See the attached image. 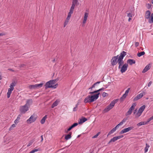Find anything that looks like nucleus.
Returning a JSON list of instances; mask_svg holds the SVG:
<instances>
[{
    "label": "nucleus",
    "mask_w": 153,
    "mask_h": 153,
    "mask_svg": "<svg viewBox=\"0 0 153 153\" xmlns=\"http://www.w3.org/2000/svg\"><path fill=\"white\" fill-rule=\"evenodd\" d=\"M100 132H98L96 135L94 136L93 137V138H97L98 136L100 134Z\"/></svg>",
    "instance_id": "nucleus-43"
},
{
    "label": "nucleus",
    "mask_w": 153,
    "mask_h": 153,
    "mask_svg": "<svg viewBox=\"0 0 153 153\" xmlns=\"http://www.w3.org/2000/svg\"><path fill=\"white\" fill-rule=\"evenodd\" d=\"M151 121V120H149V118L147 122H145V123H146V124H147L150 121Z\"/></svg>",
    "instance_id": "nucleus-55"
},
{
    "label": "nucleus",
    "mask_w": 153,
    "mask_h": 153,
    "mask_svg": "<svg viewBox=\"0 0 153 153\" xmlns=\"http://www.w3.org/2000/svg\"><path fill=\"white\" fill-rule=\"evenodd\" d=\"M149 146L147 143L146 144V146L144 149L145 153H146L148 151L149 148Z\"/></svg>",
    "instance_id": "nucleus-34"
},
{
    "label": "nucleus",
    "mask_w": 153,
    "mask_h": 153,
    "mask_svg": "<svg viewBox=\"0 0 153 153\" xmlns=\"http://www.w3.org/2000/svg\"><path fill=\"white\" fill-rule=\"evenodd\" d=\"M149 68H145L142 71L143 73H145L149 69Z\"/></svg>",
    "instance_id": "nucleus-36"
},
{
    "label": "nucleus",
    "mask_w": 153,
    "mask_h": 153,
    "mask_svg": "<svg viewBox=\"0 0 153 153\" xmlns=\"http://www.w3.org/2000/svg\"><path fill=\"white\" fill-rule=\"evenodd\" d=\"M134 128L133 126L128 127L127 128H124L120 132V134H123L127 132H128L132 130Z\"/></svg>",
    "instance_id": "nucleus-12"
},
{
    "label": "nucleus",
    "mask_w": 153,
    "mask_h": 153,
    "mask_svg": "<svg viewBox=\"0 0 153 153\" xmlns=\"http://www.w3.org/2000/svg\"><path fill=\"white\" fill-rule=\"evenodd\" d=\"M26 65H27L26 64H22L21 65V66L20 67H23L24 66H26Z\"/></svg>",
    "instance_id": "nucleus-54"
},
{
    "label": "nucleus",
    "mask_w": 153,
    "mask_h": 153,
    "mask_svg": "<svg viewBox=\"0 0 153 153\" xmlns=\"http://www.w3.org/2000/svg\"><path fill=\"white\" fill-rule=\"evenodd\" d=\"M118 101V99H116L111 101L110 104L107 106L103 110V112H107L112 108L114 106L115 104L117 103Z\"/></svg>",
    "instance_id": "nucleus-3"
},
{
    "label": "nucleus",
    "mask_w": 153,
    "mask_h": 153,
    "mask_svg": "<svg viewBox=\"0 0 153 153\" xmlns=\"http://www.w3.org/2000/svg\"><path fill=\"white\" fill-rule=\"evenodd\" d=\"M128 119V117H126L124 118L116 126L114 127V128L116 130V129L118 128L119 126L122 125L123 123H125Z\"/></svg>",
    "instance_id": "nucleus-14"
},
{
    "label": "nucleus",
    "mask_w": 153,
    "mask_h": 153,
    "mask_svg": "<svg viewBox=\"0 0 153 153\" xmlns=\"http://www.w3.org/2000/svg\"><path fill=\"white\" fill-rule=\"evenodd\" d=\"M59 101L56 100L51 105V108H53L55 106H57L59 104Z\"/></svg>",
    "instance_id": "nucleus-22"
},
{
    "label": "nucleus",
    "mask_w": 153,
    "mask_h": 153,
    "mask_svg": "<svg viewBox=\"0 0 153 153\" xmlns=\"http://www.w3.org/2000/svg\"><path fill=\"white\" fill-rule=\"evenodd\" d=\"M21 116V115H19L18 116L16 119L14 121V123L15 124H16L19 122V120L20 119Z\"/></svg>",
    "instance_id": "nucleus-24"
},
{
    "label": "nucleus",
    "mask_w": 153,
    "mask_h": 153,
    "mask_svg": "<svg viewBox=\"0 0 153 153\" xmlns=\"http://www.w3.org/2000/svg\"><path fill=\"white\" fill-rule=\"evenodd\" d=\"M123 137V135L118 136L117 137H114L111 139L109 142L108 144H110L111 142H114L117 140L120 139Z\"/></svg>",
    "instance_id": "nucleus-13"
},
{
    "label": "nucleus",
    "mask_w": 153,
    "mask_h": 153,
    "mask_svg": "<svg viewBox=\"0 0 153 153\" xmlns=\"http://www.w3.org/2000/svg\"><path fill=\"white\" fill-rule=\"evenodd\" d=\"M78 105V103H77L76 104L75 107H74L73 109V111H76L77 110V108Z\"/></svg>",
    "instance_id": "nucleus-37"
},
{
    "label": "nucleus",
    "mask_w": 153,
    "mask_h": 153,
    "mask_svg": "<svg viewBox=\"0 0 153 153\" xmlns=\"http://www.w3.org/2000/svg\"><path fill=\"white\" fill-rule=\"evenodd\" d=\"M127 16L129 17H132V14L131 13H129L128 14Z\"/></svg>",
    "instance_id": "nucleus-48"
},
{
    "label": "nucleus",
    "mask_w": 153,
    "mask_h": 153,
    "mask_svg": "<svg viewBox=\"0 0 153 153\" xmlns=\"http://www.w3.org/2000/svg\"><path fill=\"white\" fill-rule=\"evenodd\" d=\"M146 94L144 92H143L137 95L136 97H135L133 99V101H137L138 100L142 98L144 95Z\"/></svg>",
    "instance_id": "nucleus-11"
},
{
    "label": "nucleus",
    "mask_w": 153,
    "mask_h": 153,
    "mask_svg": "<svg viewBox=\"0 0 153 153\" xmlns=\"http://www.w3.org/2000/svg\"><path fill=\"white\" fill-rule=\"evenodd\" d=\"M88 13H85L84 16V19L83 21V23L85 24L86 23V21L87 19V18L88 17Z\"/></svg>",
    "instance_id": "nucleus-17"
},
{
    "label": "nucleus",
    "mask_w": 153,
    "mask_h": 153,
    "mask_svg": "<svg viewBox=\"0 0 153 153\" xmlns=\"http://www.w3.org/2000/svg\"><path fill=\"white\" fill-rule=\"evenodd\" d=\"M149 22L152 23H153V13L151 14L150 17L149 18Z\"/></svg>",
    "instance_id": "nucleus-23"
},
{
    "label": "nucleus",
    "mask_w": 153,
    "mask_h": 153,
    "mask_svg": "<svg viewBox=\"0 0 153 153\" xmlns=\"http://www.w3.org/2000/svg\"><path fill=\"white\" fill-rule=\"evenodd\" d=\"M15 127H16L15 125L14 124H13V125H12L11 126H10V128H9V131L13 129V128Z\"/></svg>",
    "instance_id": "nucleus-38"
},
{
    "label": "nucleus",
    "mask_w": 153,
    "mask_h": 153,
    "mask_svg": "<svg viewBox=\"0 0 153 153\" xmlns=\"http://www.w3.org/2000/svg\"><path fill=\"white\" fill-rule=\"evenodd\" d=\"M105 88H101L96 91L89 93V94H93L94 93H97V94L93 95H88L84 99V102L85 103L87 102H94L97 100L99 97L100 94L99 92L101 91H104Z\"/></svg>",
    "instance_id": "nucleus-1"
},
{
    "label": "nucleus",
    "mask_w": 153,
    "mask_h": 153,
    "mask_svg": "<svg viewBox=\"0 0 153 153\" xmlns=\"http://www.w3.org/2000/svg\"><path fill=\"white\" fill-rule=\"evenodd\" d=\"M95 85H96V84H95V83L92 86V88H94L95 86Z\"/></svg>",
    "instance_id": "nucleus-61"
},
{
    "label": "nucleus",
    "mask_w": 153,
    "mask_h": 153,
    "mask_svg": "<svg viewBox=\"0 0 153 153\" xmlns=\"http://www.w3.org/2000/svg\"><path fill=\"white\" fill-rule=\"evenodd\" d=\"M121 68L120 71L122 73H123L125 72L127 70V68Z\"/></svg>",
    "instance_id": "nucleus-35"
},
{
    "label": "nucleus",
    "mask_w": 153,
    "mask_h": 153,
    "mask_svg": "<svg viewBox=\"0 0 153 153\" xmlns=\"http://www.w3.org/2000/svg\"><path fill=\"white\" fill-rule=\"evenodd\" d=\"M119 56V55H118L117 56H114L112 58L111 60V63L112 66L115 65L117 63L118 64V59Z\"/></svg>",
    "instance_id": "nucleus-6"
},
{
    "label": "nucleus",
    "mask_w": 153,
    "mask_h": 153,
    "mask_svg": "<svg viewBox=\"0 0 153 153\" xmlns=\"http://www.w3.org/2000/svg\"><path fill=\"white\" fill-rule=\"evenodd\" d=\"M78 125V123H74L73 125H72V126L73 127V128L76 126H77Z\"/></svg>",
    "instance_id": "nucleus-47"
},
{
    "label": "nucleus",
    "mask_w": 153,
    "mask_h": 153,
    "mask_svg": "<svg viewBox=\"0 0 153 153\" xmlns=\"http://www.w3.org/2000/svg\"><path fill=\"white\" fill-rule=\"evenodd\" d=\"M69 20L68 19H66V20H65V23H68V22H69Z\"/></svg>",
    "instance_id": "nucleus-57"
},
{
    "label": "nucleus",
    "mask_w": 153,
    "mask_h": 153,
    "mask_svg": "<svg viewBox=\"0 0 153 153\" xmlns=\"http://www.w3.org/2000/svg\"><path fill=\"white\" fill-rule=\"evenodd\" d=\"M79 4V2H78V0H73L72 2V5L75 6Z\"/></svg>",
    "instance_id": "nucleus-21"
},
{
    "label": "nucleus",
    "mask_w": 153,
    "mask_h": 153,
    "mask_svg": "<svg viewBox=\"0 0 153 153\" xmlns=\"http://www.w3.org/2000/svg\"><path fill=\"white\" fill-rule=\"evenodd\" d=\"M41 142H42L43 140V135L41 136Z\"/></svg>",
    "instance_id": "nucleus-56"
},
{
    "label": "nucleus",
    "mask_w": 153,
    "mask_h": 153,
    "mask_svg": "<svg viewBox=\"0 0 153 153\" xmlns=\"http://www.w3.org/2000/svg\"><path fill=\"white\" fill-rule=\"evenodd\" d=\"M73 128V127L71 126L68 129V131H69L71 130Z\"/></svg>",
    "instance_id": "nucleus-53"
},
{
    "label": "nucleus",
    "mask_w": 153,
    "mask_h": 153,
    "mask_svg": "<svg viewBox=\"0 0 153 153\" xmlns=\"http://www.w3.org/2000/svg\"><path fill=\"white\" fill-rule=\"evenodd\" d=\"M134 114L135 118L137 119L141 116L142 113L139 111L137 112V110H135L134 111Z\"/></svg>",
    "instance_id": "nucleus-15"
},
{
    "label": "nucleus",
    "mask_w": 153,
    "mask_h": 153,
    "mask_svg": "<svg viewBox=\"0 0 153 153\" xmlns=\"http://www.w3.org/2000/svg\"><path fill=\"white\" fill-rule=\"evenodd\" d=\"M33 142V140H32L31 141H30L28 143V144L27 145V146L28 147L30 146L31 145H32Z\"/></svg>",
    "instance_id": "nucleus-40"
},
{
    "label": "nucleus",
    "mask_w": 153,
    "mask_h": 153,
    "mask_svg": "<svg viewBox=\"0 0 153 153\" xmlns=\"http://www.w3.org/2000/svg\"><path fill=\"white\" fill-rule=\"evenodd\" d=\"M16 83L15 82H13L10 85V88L8 89V92L7 93V97L9 98L10 97V95L14 89V87L15 86Z\"/></svg>",
    "instance_id": "nucleus-4"
},
{
    "label": "nucleus",
    "mask_w": 153,
    "mask_h": 153,
    "mask_svg": "<svg viewBox=\"0 0 153 153\" xmlns=\"http://www.w3.org/2000/svg\"><path fill=\"white\" fill-rule=\"evenodd\" d=\"M28 88L30 89H36V84L30 85L28 86Z\"/></svg>",
    "instance_id": "nucleus-28"
},
{
    "label": "nucleus",
    "mask_w": 153,
    "mask_h": 153,
    "mask_svg": "<svg viewBox=\"0 0 153 153\" xmlns=\"http://www.w3.org/2000/svg\"><path fill=\"white\" fill-rule=\"evenodd\" d=\"M67 23L65 22L64 24V27H65V26L67 25Z\"/></svg>",
    "instance_id": "nucleus-62"
},
{
    "label": "nucleus",
    "mask_w": 153,
    "mask_h": 153,
    "mask_svg": "<svg viewBox=\"0 0 153 153\" xmlns=\"http://www.w3.org/2000/svg\"><path fill=\"white\" fill-rule=\"evenodd\" d=\"M71 14L68 13L67 17L66 18V19L69 20V19L71 17Z\"/></svg>",
    "instance_id": "nucleus-44"
},
{
    "label": "nucleus",
    "mask_w": 153,
    "mask_h": 153,
    "mask_svg": "<svg viewBox=\"0 0 153 153\" xmlns=\"http://www.w3.org/2000/svg\"><path fill=\"white\" fill-rule=\"evenodd\" d=\"M56 81V80L54 79L48 82L45 85V88L46 89L50 88H52L53 85L55 84Z\"/></svg>",
    "instance_id": "nucleus-5"
},
{
    "label": "nucleus",
    "mask_w": 153,
    "mask_h": 153,
    "mask_svg": "<svg viewBox=\"0 0 153 153\" xmlns=\"http://www.w3.org/2000/svg\"><path fill=\"white\" fill-rule=\"evenodd\" d=\"M37 116L35 115H32L27 120V122L28 124H30L35 121L36 119Z\"/></svg>",
    "instance_id": "nucleus-7"
},
{
    "label": "nucleus",
    "mask_w": 153,
    "mask_h": 153,
    "mask_svg": "<svg viewBox=\"0 0 153 153\" xmlns=\"http://www.w3.org/2000/svg\"><path fill=\"white\" fill-rule=\"evenodd\" d=\"M135 61L134 60L131 59L127 60V63L131 65L133 64H135Z\"/></svg>",
    "instance_id": "nucleus-16"
},
{
    "label": "nucleus",
    "mask_w": 153,
    "mask_h": 153,
    "mask_svg": "<svg viewBox=\"0 0 153 153\" xmlns=\"http://www.w3.org/2000/svg\"><path fill=\"white\" fill-rule=\"evenodd\" d=\"M29 107L24 105L21 106L20 108V111L22 114H25L28 110Z\"/></svg>",
    "instance_id": "nucleus-9"
},
{
    "label": "nucleus",
    "mask_w": 153,
    "mask_h": 153,
    "mask_svg": "<svg viewBox=\"0 0 153 153\" xmlns=\"http://www.w3.org/2000/svg\"><path fill=\"white\" fill-rule=\"evenodd\" d=\"M58 84H56V85H53L52 88H56L58 86Z\"/></svg>",
    "instance_id": "nucleus-46"
},
{
    "label": "nucleus",
    "mask_w": 153,
    "mask_h": 153,
    "mask_svg": "<svg viewBox=\"0 0 153 153\" xmlns=\"http://www.w3.org/2000/svg\"><path fill=\"white\" fill-rule=\"evenodd\" d=\"M100 82H97L96 83H95V84H96V85L97 84H99Z\"/></svg>",
    "instance_id": "nucleus-63"
},
{
    "label": "nucleus",
    "mask_w": 153,
    "mask_h": 153,
    "mask_svg": "<svg viewBox=\"0 0 153 153\" xmlns=\"http://www.w3.org/2000/svg\"><path fill=\"white\" fill-rule=\"evenodd\" d=\"M146 107V106L145 105H143L142 106H141L140 108L139 109L138 111L140 112L142 114L144 110Z\"/></svg>",
    "instance_id": "nucleus-19"
},
{
    "label": "nucleus",
    "mask_w": 153,
    "mask_h": 153,
    "mask_svg": "<svg viewBox=\"0 0 153 153\" xmlns=\"http://www.w3.org/2000/svg\"><path fill=\"white\" fill-rule=\"evenodd\" d=\"M5 35L4 33H0V36Z\"/></svg>",
    "instance_id": "nucleus-58"
},
{
    "label": "nucleus",
    "mask_w": 153,
    "mask_h": 153,
    "mask_svg": "<svg viewBox=\"0 0 153 153\" xmlns=\"http://www.w3.org/2000/svg\"><path fill=\"white\" fill-rule=\"evenodd\" d=\"M44 84V83H41L39 84H36V89H38L39 88L41 87H42L43 85Z\"/></svg>",
    "instance_id": "nucleus-25"
},
{
    "label": "nucleus",
    "mask_w": 153,
    "mask_h": 153,
    "mask_svg": "<svg viewBox=\"0 0 153 153\" xmlns=\"http://www.w3.org/2000/svg\"><path fill=\"white\" fill-rule=\"evenodd\" d=\"M87 120V119L86 118L83 117L79 120V121L78 122V123L79 124H82L85 122Z\"/></svg>",
    "instance_id": "nucleus-18"
},
{
    "label": "nucleus",
    "mask_w": 153,
    "mask_h": 153,
    "mask_svg": "<svg viewBox=\"0 0 153 153\" xmlns=\"http://www.w3.org/2000/svg\"><path fill=\"white\" fill-rule=\"evenodd\" d=\"M8 70L11 71H14V70L11 68L8 69Z\"/></svg>",
    "instance_id": "nucleus-59"
},
{
    "label": "nucleus",
    "mask_w": 153,
    "mask_h": 153,
    "mask_svg": "<svg viewBox=\"0 0 153 153\" xmlns=\"http://www.w3.org/2000/svg\"><path fill=\"white\" fill-rule=\"evenodd\" d=\"M116 131L115 129L114 128H113L111 130L108 134L107 136L108 137L109 135L111 134H112L114 132Z\"/></svg>",
    "instance_id": "nucleus-31"
},
{
    "label": "nucleus",
    "mask_w": 153,
    "mask_h": 153,
    "mask_svg": "<svg viewBox=\"0 0 153 153\" xmlns=\"http://www.w3.org/2000/svg\"><path fill=\"white\" fill-rule=\"evenodd\" d=\"M57 60V58H54L53 60H52V61L53 62H55Z\"/></svg>",
    "instance_id": "nucleus-51"
},
{
    "label": "nucleus",
    "mask_w": 153,
    "mask_h": 153,
    "mask_svg": "<svg viewBox=\"0 0 153 153\" xmlns=\"http://www.w3.org/2000/svg\"><path fill=\"white\" fill-rule=\"evenodd\" d=\"M130 90V88H129L126 91L125 94H124L120 98V100L121 101H123L128 95V94Z\"/></svg>",
    "instance_id": "nucleus-10"
},
{
    "label": "nucleus",
    "mask_w": 153,
    "mask_h": 153,
    "mask_svg": "<svg viewBox=\"0 0 153 153\" xmlns=\"http://www.w3.org/2000/svg\"><path fill=\"white\" fill-rule=\"evenodd\" d=\"M129 19H128V21H130V20H131V17H129Z\"/></svg>",
    "instance_id": "nucleus-64"
},
{
    "label": "nucleus",
    "mask_w": 153,
    "mask_h": 153,
    "mask_svg": "<svg viewBox=\"0 0 153 153\" xmlns=\"http://www.w3.org/2000/svg\"><path fill=\"white\" fill-rule=\"evenodd\" d=\"M146 124V123H145V122H141L137 124V126H139L143 125Z\"/></svg>",
    "instance_id": "nucleus-33"
},
{
    "label": "nucleus",
    "mask_w": 153,
    "mask_h": 153,
    "mask_svg": "<svg viewBox=\"0 0 153 153\" xmlns=\"http://www.w3.org/2000/svg\"><path fill=\"white\" fill-rule=\"evenodd\" d=\"M151 13L150 11L147 10L146 13L145 17L146 19H148L150 17Z\"/></svg>",
    "instance_id": "nucleus-20"
},
{
    "label": "nucleus",
    "mask_w": 153,
    "mask_h": 153,
    "mask_svg": "<svg viewBox=\"0 0 153 153\" xmlns=\"http://www.w3.org/2000/svg\"><path fill=\"white\" fill-rule=\"evenodd\" d=\"M136 104L135 103H134L132 104V105L131 107L129 108L128 111L126 113V116L130 115V114H131L132 111L134 109L135 107L136 106Z\"/></svg>",
    "instance_id": "nucleus-8"
},
{
    "label": "nucleus",
    "mask_w": 153,
    "mask_h": 153,
    "mask_svg": "<svg viewBox=\"0 0 153 153\" xmlns=\"http://www.w3.org/2000/svg\"><path fill=\"white\" fill-rule=\"evenodd\" d=\"M153 66V63L150 62L145 67H151Z\"/></svg>",
    "instance_id": "nucleus-39"
},
{
    "label": "nucleus",
    "mask_w": 153,
    "mask_h": 153,
    "mask_svg": "<svg viewBox=\"0 0 153 153\" xmlns=\"http://www.w3.org/2000/svg\"><path fill=\"white\" fill-rule=\"evenodd\" d=\"M75 6H74V5H72V6H71V8L70 10V11L68 13H69L72 14L73 13V11L74 10V9Z\"/></svg>",
    "instance_id": "nucleus-30"
},
{
    "label": "nucleus",
    "mask_w": 153,
    "mask_h": 153,
    "mask_svg": "<svg viewBox=\"0 0 153 153\" xmlns=\"http://www.w3.org/2000/svg\"><path fill=\"white\" fill-rule=\"evenodd\" d=\"M39 151V149H34L32 150L31 152H30L29 153H34L38 151Z\"/></svg>",
    "instance_id": "nucleus-41"
},
{
    "label": "nucleus",
    "mask_w": 153,
    "mask_h": 153,
    "mask_svg": "<svg viewBox=\"0 0 153 153\" xmlns=\"http://www.w3.org/2000/svg\"><path fill=\"white\" fill-rule=\"evenodd\" d=\"M127 53L124 51H123L120 54L118 59V67H128L127 63H124L123 59L124 57L126 55Z\"/></svg>",
    "instance_id": "nucleus-2"
},
{
    "label": "nucleus",
    "mask_w": 153,
    "mask_h": 153,
    "mask_svg": "<svg viewBox=\"0 0 153 153\" xmlns=\"http://www.w3.org/2000/svg\"><path fill=\"white\" fill-rule=\"evenodd\" d=\"M58 84H56V85H53L52 88H56L58 86Z\"/></svg>",
    "instance_id": "nucleus-45"
},
{
    "label": "nucleus",
    "mask_w": 153,
    "mask_h": 153,
    "mask_svg": "<svg viewBox=\"0 0 153 153\" xmlns=\"http://www.w3.org/2000/svg\"><path fill=\"white\" fill-rule=\"evenodd\" d=\"M151 5L150 4H147V7L148 9H149L151 7Z\"/></svg>",
    "instance_id": "nucleus-49"
},
{
    "label": "nucleus",
    "mask_w": 153,
    "mask_h": 153,
    "mask_svg": "<svg viewBox=\"0 0 153 153\" xmlns=\"http://www.w3.org/2000/svg\"><path fill=\"white\" fill-rule=\"evenodd\" d=\"M139 45V43L138 42H135V45L136 47L138 46Z\"/></svg>",
    "instance_id": "nucleus-50"
},
{
    "label": "nucleus",
    "mask_w": 153,
    "mask_h": 153,
    "mask_svg": "<svg viewBox=\"0 0 153 153\" xmlns=\"http://www.w3.org/2000/svg\"><path fill=\"white\" fill-rule=\"evenodd\" d=\"M145 54V53L144 51H142L138 53L137 54V56L138 57H140L144 55Z\"/></svg>",
    "instance_id": "nucleus-32"
},
{
    "label": "nucleus",
    "mask_w": 153,
    "mask_h": 153,
    "mask_svg": "<svg viewBox=\"0 0 153 153\" xmlns=\"http://www.w3.org/2000/svg\"><path fill=\"white\" fill-rule=\"evenodd\" d=\"M71 133L70 132L69 134L66 135L65 137V139L67 140L71 138Z\"/></svg>",
    "instance_id": "nucleus-27"
},
{
    "label": "nucleus",
    "mask_w": 153,
    "mask_h": 153,
    "mask_svg": "<svg viewBox=\"0 0 153 153\" xmlns=\"http://www.w3.org/2000/svg\"><path fill=\"white\" fill-rule=\"evenodd\" d=\"M152 82L151 81H150L149 82V83L148 84V86L149 87L152 84Z\"/></svg>",
    "instance_id": "nucleus-52"
},
{
    "label": "nucleus",
    "mask_w": 153,
    "mask_h": 153,
    "mask_svg": "<svg viewBox=\"0 0 153 153\" xmlns=\"http://www.w3.org/2000/svg\"><path fill=\"white\" fill-rule=\"evenodd\" d=\"M47 118V115L45 116L41 120V123L42 124H43L45 122V120Z\"/></svg>",
    "instance_id": "nucleus-29"
},
{
    "label": "nucleus",
    "mask_w": 153,
    "mask_h": 153,
    "mask_svg": "<svg viewBox=\"0 0 153 153\" xmlns=\"http://www.w3.org/2000/svg\"><path fill=\"white\" fill-rule=\"evenodd\" d=\"M149 120H153V116L149 118Z\"/></svg>",
    "instance_id": "nucleus-60"
},
{
    "label": "nucleus",
    "mask_w": 153,
    "mask_h": 153,
    "mask_svg": "<svg viewBox=\"0 0 153 153\" xmlns=\"http://www.w3.org/2000/svg\"><path fill=\"white\" fill-rule=\"evenodd\" d=\"M108 94L105 93V92H103L102 94V96L103 97H105L106 96H108Z\"/></svg>",
    "instance_id": "nucleus-42"
},
{
    "label": "nucleus",
    "mask_w": 153,
    "mask_h": 153,
    "mask_svg": "<svg viewBox=\"0 0 153 153\" xmlns=\"http://www.w3.org/2000/svg\"><path fill=\"white\" fill-rule=\"evenodd\" d=\"M32 103V101L31 100H27L26 104L25 105L28 107L29 106L30 104Z\"/></svg>",
    "instance_id": "nucleus-26"
}]
</instances>
